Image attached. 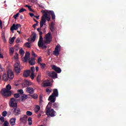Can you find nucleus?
Returning <instances> with one entry per match:
<instances>
[{"label":"nucleus","instance_id":"47","mask_svg":"<svg viewBox=\"0 0 126 126\" xmlns=\"http://www.w3.org/2000/svg\"><path fill=\"white\" fill-rule=\"evenodd\" d=\"M4 68H2V67L1 66V65L0 64V72H2V71H4Z\"/></svg>","mask_w":126,"mask_h":126},{"label":"nucleus","instance_id":"53","mask_svg":"<svg viewBox=\"0 0 126 126\" xmlns=\"http://www.w3.org/2000/svg\"><path fill=\"white\" fill-rule=\"evenodd\" d=\"M0 120H1V122H2V123H3L4 122V118L3 117H1L0 118Z\"/></svg>","mask_w":126,"mask_h":126},{"label":"nucleus","instance_id":"56","mask_svg":"<svg viewBox=\"0 0 126 126\" xmlns=\"http://www.w3.org/2000/svg\"><path fill=\"white\" fill-rule=\"evenodd\" d=\"M15 59H18V53H16L15 56Z\"/></svg>","mask_w":126,"mask_h":126},{"label":"nucleus","instance_id":"5","mask_svg":"<svg viewBox=\"0 0 126 126\" xmlns=\"http://www.w3.org/2000/svg\"><path fill=\"white\" fill-rule=\"evenodd\" d=\"M13 77H14V74L13 72L11 70H9L7 71V74L6 73L4 74L2 76V80L5 81H8L9 79H13Z\"/></svg>","mask_w":126,"mask_h":126},{"label":"nucleus","instance_id":"57","mask_svg":"<svg viewBox=\"0 0 126 126\" xmlns=\"http://www.w3.org/2000/svg\"><path fill=\"white\" fill-rule=\"evenodd\" d=\"M30 15L31 17H33V16H34V13H30Z\"/></svg>","mask_w":126,"mask_h":126},{"label":"nucleus","instance_id":"12","mask_svg":"<svg viewBox=\"0 0 126 126\" xmlns=\"http://www.w3.org/2000/svg\"><path fill=\"white\" fill-rule=\"evenodd\" d=\"M48 74L49 76H50V77H52L54 79H55L56 78H58V74L57 73V72L54 71L50 72Z\"/></svg>","mask_w":126,"mask_h":126},{"label":"nucleus","instance_id":"51","mask_svg":"<svg viewBox=\"0 0 126 126\" xmlns=\"http://www.w3.org/2000/svg\"><path fill=\"white\" fill-rule=\"evenodd\" d=\"M44 19H47V21H50L51 20V16H48L47 18H44Z\"/></svg>","mask_w":126,"mask_h":126},{"label":"nucleus","instance_id":"42","mask_svg":"<svg viewBox=\"0 0 126 126\" xmlns=\"http://www.w3.org/2000/svg\"><path fill=\"white\" fill-rule=\"evenodd\" d=\"M14 96L15 97V98H19V97H20V95L19 94H14Z\"/></svg>","mask_w":126,"mask_h":126},{"label":"nucleus","instance_id":"60","mask_svg":"<svg viewBox=\"0 0 126 126\" xmlns=\"http://www.w3.org/2000/svg\"><path fill=\"white\" fill-rule=\"evenodd\" d=\"M35 70H36V71H39V67H35Z\"/></svg>","mask_w":126,"mask_h":126},{"label":"nucleus","instance_id":"26","mask_svg":"<svg viewBox=\"0 0 126 126\" xmlns=\"http://www.w3.org/2000/svg\"><path fill=\"white\" fill-rule=\"evenodd\" d=\"M53 55H54V56H56V57H58V56L60 55V51L55 50L53 52Z\"/></svg>","mask_w":126,"mask_h":126},{"label":"nucleus","instance_id":"64","mask_svg":"<svg viewBox=\"0 0 126 126\" xmlns=\"http://www.w3.org/2000/svg\"><path fill=\"white\" fill-rule=\"evenodd\" d=\"M41 116H42V114H41V113H39V114L38 115L37 117H38V118H40Z\"/></svg>","mask_w":126,"mask_h":126},{"label":"nucleus","instance_id":"30","mask_svg":"<svg viewBox=\"0 0 126 126\" xmlns=\"http://www.w3.org/2000/svg\"><path fill=\"white\" fill-rule=\"evenodd\" d=\"M28 122H29V125L31 126L32 125V118L29 117Z\"/></svg>","mask_w":126,"mask_h":126},{"label":"nucleus","instance_id":"2","mask_svg":"<svg viewBox=\"0 0 126 126\" xmlns=\"http://www.w3.org/2000/svg\"><path fill=\"white\" fill-rule=\"evenodd\" d=\"M51 107H52V102H49L46 107V115L49 118H54V117H56L57 112H56L54 109L51 108Z\"/></svg>","mask_w":126,"mask_h":126},{"label":"nucleus","instance_id":"25","mask_svg":"<svg viewBox=\"0 0 126 126\" xmlns=\"http://www.w3.org/2000/svg\"><path fill=\"white\" fill-rule=\"evenodd\" d=\"M39 105L40 106H42V105H43V95L42 94L39 95Z\"/></svg>","mask_w":126,"mask_h":126},{"label":"nucleus","instance_id":"54","mask_svg":"<svg viewBox=\"0 0 126 126\" xmlns=\"http://www.w3.org/2000/svg\"><path fill=\"white\" fill-rule=\"evenodd\" d=\"M28 8L30 11H32V12H34V10L32 9V8H31V6H30V7Z\"/></svg>","mask_w":126,"mask_h":126},{"label":"nucleus","instance_id":"27","mask_svg":"<svg viewBox=\"0 0 126 126\" xmlns=\"http://www.w3.org/2000/svg\"><path fill=\"white\" fill-rule=\"evenodd\" d=\"M41 108L40 107V106H39V105H36L35 109V113H38V112H39V111H40Z\"/></svg>","mask_w":126,"mask_h":126},{"label":"nucleus","instance_id":"58","mask_svg":"<svg viewBox=\"0 0 126 126\" xmlns=\"http://www.w3.org/2000/svg\"><path fill=\"white\" fill-rule=\"evenodd\" d=\"M19 42H20V40L19 39V38H17L16 40V43H19Z\"/></svg>","mask_w":126,"mask_h":126},{"label":"nucleus","instance_id":"52","mask_svg":"<svg viewBox=\"0 0 126 126\" xmlns=\"http://www.w3.org/2000/svg\"><path fill=\"white\" fill-rule=\"evenodd\" d=\"M32 55L33 57H37V55H36V53H35V52H34V51H32Z\"/></svg>","mask_w":126,"mask_h":126},{"label":"nucleus","instance_id":"50","mask_svg":"<svg viewBox=\"0 0 126 126\" xmlns=\"http://www.w3.org/2000/svg\"><path fill=\"white\" fill-rule=\"evenodd\" d=\"M31 70L32 72L34 73V71H35V67H32L31 68Z\"/></svg>","mask_w":126,"mask_h":126},{"label":"nucleus","instance_id":"8","mask_svg":"<svg viewBox=\"0 0 126 126\" xmlns=\"http://www.w3.org/2000/svg\"><path fill=\"white\" fill-rule=\"evenodd\" d=\"M17 103H18V99L13 97L11 98L9 101V106L12 107V108H16L17 107Z\"/></svg>","mask_w":126,"mask_h":126},{"label":"nucleus","instance_id":"16","mask_svg":"<svg viewBox=\"0 0 126 126\" xmlns=\"http://www.w3.org/2000/svg\"><path fill=\"white\" fill-rule=\"evenodd\" d=\"M43 87H50V86H52V84L51 82H49V81L46 80L42 83Z\"/></svg>","mask_w":126,"mask_h":126},{"label":"nucleus","instance_id":"36","mask_svg":"<svg viewBox=\"0 0 126 126\" xmlns=\"http://www.w3.org/2000/svg\"><path fill=\"white\" fill-rule=\"evenodd\" d=\"M40 66H41V68H42V69H44V68L46 67V64L44 63H40Z\"/></svg>","mask_w":126,"mask_h":126},{"label":"nucleus","instance_id":"19","mask_svg":"<svg viewBox=\"0 0 126 126\" xmlns=\"http://www.w3.org/2000/svg\"><path fill=\"white\" fill-rule=\"evenodd\" d=\"M30 73H31V70H27L24 72L23 76L25 77H28L30 75Z\"/></svg>","mask_w":126,"mask_h":126},{"label":"nucleus","instance_id":"37","mask_svg":"<svg viewBox=\"0 0 126 126\" xmlns=\"http://www.w3.org/2000/svg\"><path fill=\"white\" fill-rule=\"evenodd\" d=\"M34 77H35V74H34V73H33V72H32L31 74V79H32V80L34 79Z\"/></svg>","mask_w":126,"mask_h":126},{"label":"nucleus","instance_id":"59","mask_svg":"<svg viewBox=\"0 0 126 126\" xmlns=\"http://www.w3.org/2000/svg\"><path fill=\"white\" fill-rule=\"evenodd\" d=\"M38 25V24H35L32 26V27L35 29L36 28V26Z\"/></svg>","mask_w":126,"mask_h":126},{"label":"nucleus","instance_id":"28","mask_svg":"<svg viewBox=\"0 0 126 126\" xmlns=\"http://www.w3.org/2000/svg\"><path fill=\"white\" fill-rule=\"evenodd\" d=\"M19 53L21 56H24V54H25V51H24V50H23V49L21 48L19 51Z\"/></svg>","mask_w":126,"mask_h":126},{"label":"nucleus","instance_id":"21","mask_svg":"<svg viewBox=\"0 0 126 126\" xmlns=\"http://www.w3.org/2000/svg\"><path fill=\"white\" fill-rule=\"evenodd\" d=\"M36 36L37 35L36 34L35 32H32V34L31 36V42H35Z\"/></svg>","mask_w":126,"mask_h":126},{"label":"nucleus","instance_id":"14","mask_svg":"<svg viewBox=\"0 0 126 126\" xmlns=\"http://www.w3.org/2000/svg\"><path fill=\"white\" fill-rule=\"evenodd\" d=\"M29 60H30V53L26 52L23 59V62H24V63H27Z\"/></svg>","mask_w":126,"mask_h":126},{"label":"nucleus","instance_id":"45","mask_svg":"<svg viewBox=\"0 0 126 126\" xmlns=\"http://www.w3.org/2000/svg\"><path fill=\"white\" fill-rule=\"evenodd\" d=\"M18 93H19L20 94H23V93H24L23 90H22V89L18 90Z\"/></svg>","mask_w":126,"mask_h":126},{"label":"nucleus","instance_id":"29","mask_svg":"<svg viewBox=\"0 0 126 126\" xmlns=\"http://www.w3.org/2000/svg\"><path fill=\"white\" fill-rule=\"evenodd\" d=\"M50 30L51 32H54L55 31V27H54V25L51 24L50 25Z\"/></svg>","mask_w":126,"mask_h":126},{"label":"nucleus","instance_id":"22","mask_svg":"<svg viewBox=\"0 0 126 126\" xmlns=\"http://www.w3.org/2000/svg\"><path fill=\"white\" fill-rule=\"evenodd\" d=\"M16 122V118H12L10 120V124L12 126H15Z\"/></svg>","mask_w":126,"mask_h":126},{"label":"nucleus","instance_id":"20","mask_svg":"<svg viewBox=\"0 0 126 126\" xmlns=\"http://www.w3.org/2000/svg\"><path fill=\"white\" fill-rule=\"evenodd\" d=\"M46 22H47V21L43 18H42L41 21L40 22V28H42L44 25H46Z\"/></svg>","mask_w":126,"mask_h":126},{"label":"nucleus","instance_id":"3","mask_svg":"<svg viewBox=\"0 0 126 126\" xmlns=\"http://www.w3.org/2000/svg\"><path fill=\"white\" fill-rule=\"evenodd\" d=\"M59 96V91L58 89H55L53 90V93L49 96L48 98V101H50L49 103H55L56 102V97Z\"/></svg>","mask_w":126,"mask_h":126},{"label":"nucleus","instance_id":"55","mask_svg":"<svg viewBox=\"0 0 126 126\" xmlns=\"http://www.w3.org/2000/svg\"><path fill=\"white\" fill-rule=\"evenodd\" d=\"M0 28H2V21L0 20Z\"/></svg>","mask_w":126,"mask_h":126},{"label":"nucleus","instance_id":"33","mask_svg":"<svg viewBox=\"0 0 126 126\" xmlns=\"http://www.w3.org/2000/svg\"><path fill=\"white\" fill-rule=\"evenodd\" d=\"M52 91H53V90L52 89H51V88H47L46 89V92L47 93H52Z\"/></svg>","mask_w":126,"mask_h":126},{"label":"nucleus","instance_id":"61","mask_svg":"<svg viewBox=\"0 0 126 126\" xmlns=\"http://www.w3.org/2000/svg\"><path fill=\"white\" fill-rule=\"evenodd\" d=\"M34 17H35V18H36V19L39 20V17H40V16H35Z\"/></svg>","mask_w":126,"mask_h":126},{"label":"nucleus","instance_id":"23","mask_svg":"<svg viewBox=\"0 0 126 126\" xmlns=\"http://www.w3.org/2000/svg\"><path fill=\"white\" fill-rule=\"evenodd\" d=\"M27 98H28V96L26 94H24L20 97V99L22 102H23L24 101H25V100L27 99Z\"/></svg>","mask_w":126,"mask_h":126},{"label":"nucleus","instance_id":"10","mask_svg":"<svg viewBox=\"0 0 126 126\" xmlns=\"http://www.w3.org/2000/svg\"><path fill=\"white\" fill-rule=\"evenodd\" d=\"M44 45L45 40H43V36H42V35H40L38 42V46L39 48H44Z\"/></svg>","mask_w":126,"mask_h":126},{"label":"nucleus","instance_id":"13","mask_svg":"<svg viewBox=\"0 0 126 126\" xmlns=\"http://www.w3.org/2000/svg\"><path fill=\"white\" fill-rule=\"evenodd\" d=\"M19 27H21V25L20 24H13L12 26L10 28L11 31H14V30H17Z\"/></svg>","mask_w":126,"mask_h":126},{"label":"nucleus","instance_id":"24","mask_svg":"<svg viewBox=\"0 0 126 126\" xmlns=\"http://www.w3.org/2000/svg\"><path fill=\"white\" fill-rule=\"evenodd\" d=\"M29 63L31 65H34L36 63V62H35V59H34V58H32L31 60L29 61Z\"/></svg>","mask_w":126,"mask_h":126},{"label":"nucleus","instance_id":"62","mask_svg":"<svg viewBox=\"0 0 126 126\" xmlns=\"http://www.w3.org/2000/svg\"><path fill=\"white\" fill-rule=\"evenodd\" d=\"M37 31L38 32H40L41 31V28H37Z\"/></svg>","mask_w":126,"mask_h":126},{"label":"nucleus","instance_id":"17","mask_svg":"<svg viewBox=\"0 0 126 126\" xmlns=\"http://www.w3.org/2000/svg\"><path fill=\"white\" fill-rule=\"evenodd\" d=\"M52 108H53V109H55V110H56V111H58V110H59V108L60 106V105L59 104V103H57V102H52Z\"/></svg>","mask_w":126,"mask_h":126},{"label":"nucleus","instance_id":"44","mask_svg":"<svg viewBox=\"0 0 126 126\" xmlns=\"http://www.w3.org/2000/svg\"><path fill=\"white\" fill-rule=\"evenodd\" d=\"M41 62H42V58L41 57H39L37 60V63L39 64H40V63H41Z\"/></svg>","mask_w":126,"mask_h":126},{"label":"nucleus","instance_id":"35","mask_svg":"<svg viewBox=\"0 0 126 126\" xmlns=\"http://www.w3.org/2000/svg\"><path fill=\"white\" fill-rule=\"evenodd\" d=\"M27 116H32V115H33V113H32V112L31 111H27Z\"/></svg>","mask_w":126,"mask_h":126},{"label":"nucleus","instance_id":"18","mask_svg":"<svg viewBox=\"0 0 126 126\" xmlns=\"http://www.w3.org/2000/svg\"><path fill=\"white\" fill-rule=\"evenodd\" d=\"M26 90L27 92L28 93H29L30 94H33V93H34V89L30 87L27 88L26 89Z\"/></svg>","mask_w":126,"mask_h":126},{"label":"nucleus","instance_id":"41","mask_svg":"<svg viewBox=\"0 0 126 126\" xmlns=\"http://www.w3.org/2000/svg\"><path fill=\"white\" fill-rule=\"evenodd\" d=\"M32 97L33 99H37V98H38V95H37L36 94H33L32 95Z\"/></svg>","mask_w":126,"mask_h":126},{"label":"nucleus","instance_id":"11","mask_svg":"<svg viewBox=\"0 0 126 126\" xmlns=\"http://www.w3.org/2000/svg\"><path fill=\"white\" fill-rule=\"evenodd\" d=\"M51 67L53 70H55L57 73H61L62 72V69L57 66L56 65H52Z\"/></svg>","mask_w":126,"mask_h":126},{"label":"nucleus","instance_id":"32","mask_svg":"<svg viewBox=\"0 0 126 126\" xmlns=\"http://www.w3.org/2000/svg\"><path fill=\"white\" fill-rule=\"evenodd\" d=\"M25 46L28 48H31V43L30 42H26L25 44Z\"/></svg>","mask_w":126,"mask_h":126},{"label":"nucleus","instance_id":"48","mask_svg":"<svg viewBox=\"0 0 126 126\" xmlns=\"http://www.w3.org/2000/svg\"><path fill=\"white\" fill-rule=\"evenodd\" d=\"M9 125V123H8V122L7 121H5L4 123V126H8Z\"/></svg>","mask_w":126,"mask_h":126},{"label":"nucleus","instance_id":"49","mask_svg":"<svg viewBox=\"0 0 126 126\" xmlns=\"http://www.w3.org/2000/svg\"><path fill=\"white\" fill-rule=\"evenodd\" d=\"M19 16V13H18L16 15H14L13 17L14 18H15V19H16Z\"/></svg>","mask_w":126,"mask_h":126},{"label":"nucleus","instance_id":"46","mask_svg":"<svg viewBox=\"0 0 126 126\" xmlns=\"http://www.w3.org/2000/svg\"><path fill=\"white\" fill-rule=\"evenodd\" d=\"M60 50H61V49L60 48V46L59 45H57L55 47V51H60Z\"/></svg>","mask_w":126,"mask_h":126},{"label":"nucleus","instance_id":"31","mask_svg":"<svg viewBox=\"0 0 126 126\" xmlns=\"http://www.w3.org/2000/svg\"><path fill=\"white\" fill-rule=\"evenodd\" d=\"M36 80L37 82H40V81L41 80V74H38L36 78Z\"/></svg>","mask_w":126,"mask_h":126},{"label":"nucleus","instance_id":"15","mask_svg":"<svg viewBox=\"0 0 126 126\" xmlns=\"http://www.w3.org/2000/svg\"><path fill=\"white\" fill-rule=\"evenodd\" d=\"M27 118H28V116L26 115H24L23 117H21L20 118L21 123L25 124H26L27 123Z\"/></svg>","mask_w":126,"mask_h":126},{"label":"nucleus","instance_id":"7","mask_svg":"<svg viewBox=\"0 0 126 126\" xmlns=\"http://www.w3.org/2000/svg\"><path fill=\"white\" fill-rule=\"evenodd\" d=\"M10 113L12 115H14V116H18L21 114V110L20 108L17 107H14L12 109H11Z\"/></svg>","mask_w":126,"mask_h":126},{"label":"nucleus","instance_id":"38","mask_svg":"<svg viewBox=\"0 0 126 126\" xmlns=\"http://www.w3.org/2000/svg\"><path fill=\"white\" fill-rule=\"evenodd\" d=\"M24 11H26V9L24 8H22L19 11V12L21 13V12H24Z\"/></svg>","mask_w":126,"mask_h":126},{"label":"nucleus","instance_id":"6","mask_svg":"<svg viewBox=\"0 0 126 126\" xmlns=\"http://www.w3.org/2000/svg\"><path fill=\"white\" fill-rule=\"evenodd\" d=\"M45 40H44V48L47 49V44H50L53 40L52 34L51 32H48L44 37Z\"/></svg>","mask_w":126,"mask_h":126},{"label":"nucleus","instance_id":"39","mask_svg":"<svg viewBox=\"0 0 126 126\" xmlns=\"http://www.w3.org/2000/svg\"><path fill=\"white\" fill-rule=\"evenodd\" d=\"M6 115H7V111H4L2 113L3 117H6Z\"/></svg>","mask_w":126,"mask_h":126},{"label":"nucleus","instance_id":"43","mask_svg":"<svg viewBox=\"0 0 126 126\" xmlns=\"http://www.w3.org/2000/svg\"><path fill=\"white\" fill-rule=\"evenodd\" d=\"M26 84H27V85H28V86H30V85H32V82H31L29 81H27Z\"/></svg>","mask_w":126,"mask_h":126},{"label":"nucleus","instance_id":"9","mask_svg":"<svg viewBox=\"0 0 126 126\" xmlns=\"http://www.w3.org/2000/svg\"><path fill=\"white\" fill-rule=\"evenodd\" d=\"M14 66L15 72H16L17 74H19L21 71V69L20 68V63L19 62L16 63L14 64Z\"/></svg>","mask_w":126,"mask_h":126},{"label":"nucleus","instance_id":"63","mask_svg":"<svg viewBox=\"0 0 126 126\" xmlns=\"http://www.w3.org/2000/svg\"><path fill=\"white\" fill-rule=\"evenodd\" d=\"M39 35L40 36H42V35H43V32H39Z\"/></svg>","mask_w":126,"mask_h":126},{"label":"nucleus","instance_id":"34","mask_svg":"<svg viewBox=\"0 0 126 126\" xmlns=\"http://www.w3.org/2000/svg\"><path fill=\"white\" fill-rule=\"evenodd\" d=\"M16 38V37L14 36L12 38H11L10 40V44H12V43H13L14 42V40H15V39Z\"/></svg>","mask_w":126,"mask_h":126},{"label":"nucleus","instance_id":"1","mask_svg":"<svg viewBox=\"0 0 126 126\" xmlns=\"http://www.w3.org/2000/svg\"><path fill=\"white\" fill-rule=\"evenodd\" d=\"M11 86L8 84L6 86V88H3L0 91V94L3 97H10L12 95V92H11Z\"/></svg>","mask_w":126,"mask_h":126},{"label":"nucleus","instance_id":"40","mask_svg":"<svg viewBox=\"0 0 126 126\" xmlns=\"http://www.w3.org/2000/svg\"><path fill=\"white\" fill-rule=\"evenodd\" d=\"M14 53V49L13 48H11L10 49V55H12Z\"/></svg>","mask_w":126,"mask_h":126},{"label":"nucleus","instance_id":"4","mask_svg":"<svg viewBox=\"0 0 126 126\" xmlns=\"http://www.w3.org/2000/svg\"><path fill=\"white\" fill-rule=\"evenodd\" d=\"M42 12L43 14L42 18H48V16H50L49 14H51L53 20L56 19V15H55L54 11L50 10L49 11H47L45 10H42Z\"/></svg>","mask_w":126,"mask_h":126}]
</instances>
